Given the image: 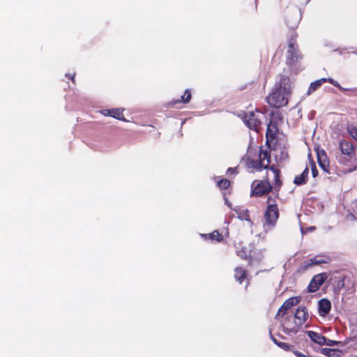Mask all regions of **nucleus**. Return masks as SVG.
Listing matches in <instances>:
<instances>
[{"mask_svg": "<svg viewBox=\"0 0 357 357\" xmlns=\"http://www.w3.org/2000/svg\"><path fill=\"white\" fill-rule=\"evenodd\" d=\"M291 83L289 77L283 76L280 78L279 86L266 98L267 102L272 107H281L288 102L290 93Z\"/></svg>", "mask_w": 357, "mask_h": 357, "instance_id": "f257e3e1", "label": "nucleus"}, {"mask_svg": "<svg viewBox=\"0 0 357 357\" xmlns=\"http://www.w3.org/2000/svg\"><path fill=\"white\" fill-rule=\"evenodd\" d=\"M268 206L265 212V222L264 227L266 230L273 227L279 217L277 205L271 202V197L268 198Z\"/></svg>", "mask_w": 357, "mask_h": 357, "instance_id": "f03ea898", "label": "nucleus"}, {"mask_svg": "<svg viewBox=\"0 0 357 357\" xmlns=\"http://www.w3.org/2000/svg\"><path fill=\"white\" fill-rule=\"evenodd\" d=\"M264 114L259 110L250 112L244 115L243 121L250 129L258 131Z\"/></svg>", "mask_w": 357, "mask_h": 357, "instance_id": "7ed1b4c3", "label": "nucleus"}, {"mask_svg": "<svg viewBox=\"0 0 357 357\" xmlns=\"http://www.w3.org/2000/svg\"><path fill=\"white\" fill-rule=\"evenodd\" d=\"M272 188V185L267 180H255L251 185V194L253 196L260 197L268 194Z\"/></svg>", "mask_w": 357, "mask_h": 357, "instance_id": "20e7f679", "label": "nucleus"}, {"mask_svg": "<svg viewBox=\"0 0 357 357\" xmlns=\"http://www.w3.org/2000/svg\"><path fill=\"white\" fill-rule=\"evenodd\" d=\"M327 279V274L325 273H319L313 277L307 287L309 292L317 291Z\"/></svg>", "mask_w": 357, "mask_h": 357, "instance_id": "39448f33", "label": "nucleus"}, {"mask_svg": "<svg viewBox=\"0 0 357 357\" xmlns=\"http://www.w3.org/2000/svg\"><path fill=\"white\" fill-rule=\"evenodd\" d=\"M299 58V54L297 50V46L293 40L289 43L288 50L287 51V61L289 64L294 63Z\"/></svg>", "mask_w": 357, "mask_h": 357, "instance_id": "423d86ee", "label": "nucleus"}, {"mask_svg": "<svg viewBox=\"0 0 357 357\" xmlns=\"http://www.w3.org/2000/svg\"><path fill=\"white\" fill-rule=\"evenodd\" d=\"M299 302L300 298L298 297H291L286 300L282 306L279 308L275 318L278 319L280 317H282L289 309L297 305Z\"/></svg>", "mask_w": 357, "mask_h": 357, "instance_id": "0eeeda50", "label": "nucleus"}, {"mask_svg": "<svg viewBox=\"0 0 357 357\" xmlns=\"http://www.w3.org/2000/svg\"><path fill=\"white\" fill-rule=\"evenodd\" d=\"M308 318V313L305 307H299L295 312L294 321L300 327L306 321Z\"/></svg>", "mask_w": 357, "mask_h": 357, "instance_id": "6e6552de", "label": "nucleus"}, {"mask_svg": "<svg viewBox=\"0 0 357 357\" xmlns=\"http://www.w3.org/2000/svg\"><path fill=\"white\" fill-rule=\"evenodd\" d=\"M282 327L284 332L288 335L295 334L301 328L295 321L293 322L290 319L285 320L282 323Z\"/></svg>", "mask_w": 357, "mask_h": 357, "instance_id": "1a4fd4ad", "label": "nucleus"}, {"mask_svg": "<svg viewBox=\"0 0 357 357\" xmlns=\"http://www.w3.org/2000/svg\"><path fill=\"white\" fill-rule=\"evenodd\" d=\"M331 261L329 257L326 255L314 256L305 261L306 266L327 264Z\"/></svg>", "mask_w": 357, "mask_h": 357, "instance_id": "9d476101", "label": "nucleus"}, {"mask_svg": "<svg viewBox=\"0 0 357 357\" xmlns=\"http://www.w3.org/2000/svg\"><path fill=\"white\" fill-rule=\"evenodd\" d=\"M317 154L319 166L324 171L328 172L329 160L326 152L324 150H321L318 151Z\"/></svg>", "mask_w": 357, "mask_h": 357, "instance_id": "9b49d317", "label": "nucleus"}, {"mask_svg": "<svg viewBox=\"0 0 357 357\" xmlns=\"http://www.w3.org/2000/svg\"><path fill=\"white\" fill-rule=\"evenodd\" d=\"M319 313L321 316L324 317L328 314L331 309V304L330 301L326 298H322L318 303Z\"/></svg>", "mask_w": 357, "mask_h": 357, "instance_id": "f8f14e48", "label": "nucleus"}, {"mask_svg": "<svg viewBox=\"0 0 357 357\" xmlns=\"http://www.w3.org/2000/svg\"><path fill=\"white\" fill-rule=\"evenodd\" d=\"M104 116H112L121 121H126L123 118V110L121 109H104L101 111Z\"/></svg>", "mask_w": 357, "mask_h": 357, "instance_id": "ddd939ff", "label": "nucleus"}, {"mask_svg": "<svg viewBox=\"0 0 357 357\" xmlns=\"http://www.w3.org/2000/svg\"><path fill=\"white\" fill-rule=\"evenodd\" d=\"M339 147L341 152L347 155L351 156L354 152V148L352 144L346 140L340 141Z\"/></svg>", "mask_w": 357, "mask_h": 357, "instance_id": "4468645a", "label": "nucleus"}, {"mask_svg": "<svg viewBox=\"0 0 357 357\" xmlns=\"http://www.w3.org/2000/svg\"><path fill=\"white\" fill-rule=\"evenodd\" d=\"M306 333L312 342L319 345H324L326 337L321 334L311 331H307Z\"/></svg>", "mask_w": 357, "mask_h": 357, "instance_id": "2eb2a0df", "label": "nucleus"}, {"mask_svg": "<svg viewBox=\"0 0 357 357\" xmlns=\"http://www.w3.org/2000/svg\"><path fill=\"white\" fill-rule=\"evenodd\" d=\"M245 163L248 169L257 171H261L264 167L261 165L260 161L255 160L250 157H247L245 159Z\"/></svg>", "mask_w": 357, "mask_h": 357, "instance_id": "dca6fc26", "label": "nucleus"}, {"mask_svg": "<svg viewBox=\"0 0 357 357\" xmlns=\"http://www.w3.org/2000/svg\"><path fill=\"white\" fill-rule=\"evenodd\" d=\"M234 211L238 215V218L241 220H245L252 224L251 220L250 219L248 211L242 207H238L234 209Z\"/></svg>", "mask_w": 357, "mask_h": 357, "instance_id": "f3484780", "label": "nucleus"}, {"mask_svg": "<svg viewBox=\"0 0 357 357\" xmlns=\"http://www.w3.org/2000/svg\"><path fill=\"white\" fill-rule=\"evenodd\" d=\"M278 129L277 126L273 123V121H271L267 127V131H266V137L268 139H274L275 137V135L277 134Z\"/></svg>", "mask_w": 357, "mask_h": 357, "instance_id": "a211bd4d", "label": "nucleus"}, {"mask_svg": "<svg viewBox=\"0 0 357 357\" xmlns=\"http://www.w3.org/2000/svg\"><path fill=\"white\" fill-rule=\"evenodd\" d=\"M259 159L264 169L268 168L270 164V158L267 151H260Z\"/></svg>", "mask_w": 357, "mask_h": 357, "instance_id": "6ab92c4d", "label": "nucleus"}, {"mask_svg": "<svg viewBox=\"0 0 357 357\" xmlns=\"http://www.w3.org/2000/svg\"><path fill=\"white\" fill-rule=\"evenodd\" d=\"M308 174L309 169L308 167H306L301 175L295 177L294 183L297 185H302L305 183L306 182Z\"/></svg>", "mask_w": 357, "mask_h": 357, "instance_id": "aec40b11", "label": "nucleus"}, {"mask_svg": "<svg viewBox=\"0 0 357 357\" xmlns=\"http://www.w3.org/2000/svg\"><path fill=\"white\" fill-rule=\"evenodd\" d=\"M326 82H327V79L322 78V79H318V80H316V81L312 82L310 86V87H309V89H308L307 93L310 94L312 92L314 91L319 87H320L321 86V84H323Z\"/></svg>", "mask_w": 357, "mask_h": 357, "instance_id": "412c9836", "label": "nucleus"}, {"mask_svg": "<svg viewBox=\"0 0 357 357\" xmlns=\"http://www.w3.org/2000/svg\"><path fill=\"white\" fill-rule=\"evenodd\" d=\"M246 277V271L241 268H236L234 270V278L235 279L239 282H242L243 280H244Z\"/></svg>", "mask_w": 357, "mask_h": 357, "instance_id": "4be33fe9", "label": "nucleus"}, {"mask_svg": "<svg viewBox=\"0 0 357 357\" xmlns=\"http://www.w3.org/2000/svg\"><path fill=\"white\" fill-rule=\"evenodd\" d=\"M347 131L352 139L357 141V126L354 124H348Z\"/></svg>", "mask_w": 357, "mask_h": 357, "instance_id": "5701e85b", "label": "nucleus"}, {"mask_svg": "<svg viewBox=\"0 0 357 357\" xmlns=\"http://www.w3.org/2000/svg\"><path fill=\"white\" fill-rule=\"evenodd\" d=\"M230 185L229 180L223 178L218 182V185L221 189H227Z\"/></svg>", "mask_w": 357, "mask_h": 357, "instance_id": "b1692460", "label": "nucleus"}, {"mask_svg": "<svg viewBox=\"0 0 357 357\" xmlns=\"http://www.w3.org/2000/svg\"><path fill=\"white\" fill-rule=\"evenodd\" d=\"M270 170L273 174L276 185H280V179H279V171H278V169H277L276 168H275L273 167H270Z\"/></svg>", "mask_w": 357, "mask_h": 357, "instance_id": "393cba45", "label": "nucleus"}, {"mask_svg": "<svg viewBox=\"0 0 357 357\" xmlns=\"http://www.w3.org/2000/svg\"><path fill=\"white\" fill-rule=\"evenodd\" d=\"M208 236L212 240H215L217 241H220L221 240V236L220 233L216 230L208 234Z\"/></svg>", "mask_w": 357, "mask_h": 357, "instance_id": "a878e982", "label": "nucleus"}, {"mask_svg": "<svg viewBox=\"0 0 357 357\" xmlns=\"http://www.w3.org/2000/svg\"><path fill=\"white\" fill-rule=\"evenodd\" d=\"M191 98V93L189 90H185L184 94L181 96V101L183 102H188Z\"/></svg>", "mask_w": 357, "mask_h": 357, "instance_id": "bb28decb", "label": "nucleus"}, {"mask_svg": "<svg viewBox=\"0 0 357 357\" xmlns=\"http://www.w3.org/2000/svg\"><path fill=\"white\" fill-rule=\"evenodd\" d=\"M273 340L280 348H282V349H283L284 350H289V349L290 346L288 344H287L285 342H278L276 341L275 339H273Z\"/></svg>", "mask_w": 357, "mask_h": 357, "instance_id": "cd10ccee", "label": "nucleus"}, {"mask_svg": "<svg viewBox=\"0 0 357 357\" xmlns=\"http://www.w3.org/2000/svg\"><path fill=\"white\" fill-rule=\"evenodd\" d=\"M310 166L311 167L312 174L313 177H316L318 174V171L316 168V165L313 161H310Z\"/></svg>", "mask_w": 357, "mask_h": 357, "instance_id": "c85d7f7f", "label": "nucleus"}, {"mask_svg": "<svg viewBox=\"0 0 357 357\" xmlns=\"http://www.w3.org/2000/svg\"><path fill=\"white\" fill-rule=\"evenodd\" d=\"M335 352V350H332V349H326V348L322 349V350H321V353L323 354H325V355H327L329 356H331L332 355V354H334Z\"/></svg>", "mask_w": 357, "mask_h": 357, "instance_id": "c756f323", "label": "nucleus"}, {"mask_svg": "<svg viewBox=\"0 0 357 357\" xmlns=\"http://www.w3.org/2000/svg\"><path fill=\"white\" fill-rule=\"evenodd\" d=\"M237 255L240 256L242 258L246 259L249 257V254L245 252L244 250H242L241 251L237 250Z\"/></svg>", "mask_w": 357, "mask_h": 357, "instance_id": "7c9ffc66", "label": "nucleus"}, {"mask_svg": "<svg viewBox=\"0 0 357 357\" xmlns=\"http://www.w3.org/2000/svg\"><path fill=\"white\" fill-rule=\"evenodd\" d=\"M324 344L328 346H333L336 344V342L326 338V342L324 343Z\"/></svg>", "mask_w": 357, "mask_h": 357, "instance_id": "2f4dec72", "label": "nucleus"}, {"mask_svg": "<svg viewBox=\"0 0 357 357\" xmlns=\"http://www.w3.org/2000/svg\"><path fill=\"white\" fill-rule=\"evenodd\" d=\"M347 280L346 278H343L341 281H340L338 282V287L340 288H342L344 287V284H345V282L347 281Z\"/></svg>", "mask_w": 357, "mask_h": 357, "instance_id": "473e14b6", "label": "nucleus"}, {"mask_svg": "<svg viewBox=\"0 0 357 357\" xmlns=\"http://www.w3.org/2000/svg\"><path fill=\"white\" fill-rule=\"evenodd\" d=\"M294 354L298 357H307L305 355H304L303 354L301 353L300 351H294Z\"/></svg>", "mask_w": 357, "mask_h": 357, "instance_id": "72a5a7b5", "label": "nucleus"}, {"mask_svg": "<svg viewBox=\"0 0 357 357\" xmlns=\"http://www.w3.org/2000/svg\"><path fill=\"white\" fill-rule=\"evenodd\" d=\"M236 168H231V167H230V168H229V169H227V174H231V173H232V174H233V173H234V174H235V173H236Z\"/></svg>", "mask_w": 357, "mask_h": 357, "instance_id": "f704fd0d", "label": "nucleus"}, {"mask_svg": "<svg viewBox=\"0 0 357 357\" xmlns=\"http://www.w3.org/2000/svg\"><path fill=\"white\" fill-rule=\"evenodd\" d=\"M327 81L333 84L335 86H338V84L336 82H335L333 79L329 78L328 79H327Z\"/></svg>", "mask_w": 357, "mask_h": 357, "instance_id": "c9c22d12", "label": "nucleus"}, {"mask_svg": "<svg viewBox=\"0 0 357 357\" xmlns=\"http://www.w3.org/2000/svg\"><path fill=\"white\" fill-rule=\"evenodd\" d=\"M226 204H227V206L229 207H231V204H229L227 200H226Z\"/></svg>", "mask_w": 357, "mask_h": 357, "instance_id": "e433bc0d", "label": "nucleus"}, {"mask_svg": "<svg viewBox=\"0 0 357 357\" xmlns=\"http://www.w3.org/2000/svg\"><path fill=\"white\" fill-rule=\"evenodd\" d=\"M308 229L309 230H314V227H310Z\"/></svg>", "mask_w": 357, "mask_h": 357, "instance_id": "4c0bfd02", "label": "nucleus"}]
</instances>
